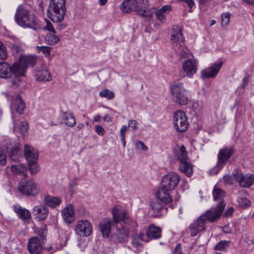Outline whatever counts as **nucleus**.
Returning a JSON list of instances; mask_svg holds the SVG:
<instances>
[{
	"mask_svg": "<svg viewBox=\"0 0 254 254\" xmlns=\"http://www.w3.org/2000/svg\"><path fill=\"white\" fill-rule=\"evenodd\" d=\"M208 0H198V2L199 4L204 5Z\"/></svg>",
	"mask_w": 254,
	"mask_h": 254,
	"instance_id": "nucleus-64",
	"label": "nucleus"
},
{
	"mask_svg": "<svg viewBox=\"0 0 254 254\" xmlns=\"http://www.w3.org/2000/svg\"><path fill=\"white\" fill-rule=\"evenodd\" d=\"M27 248L30 254H39L42 250V246L37 237L29 239Z\"/></svg>",
	"mask_w": 254,
	"mask_h": 254,
	"instance_id": "nucleus-22",
	"label": "nucleus"
},
{
	"mask_svg": "<svg viewBox=\"0 0 254 254\" xmlns=\"http://www.w3.org/2000/svg\"><path fill=\"white\" fill-rule=\"evenodd\" d=\"M28 129V124L27 122L24 121L20 123L19 129L21 134H24Z\"/></svg>",
	"mask_w": 254,
	"mask_h": 254,
	"instance_id": "nucleus-47",
	"label": "nucleus"
},
{
	"mask_svg": "<svg viewBox=\"0 0 254 254\" xmlns=\"http://www.w3.org/2000/svg\"><path fill=\"white\" fill-rule=\"evenodd\" d=\"M47 25L44 27L45 30H47L49 31L52 32L54 34L56 33V31L54 29L52 24L49 20H47Z\"/></svg>",
	"mask_w": 254,
	"mask_h": 254,
	"instance_id": "nucleus-50",
	"label": "nucleus"
},
{
	"mask_svg": "<svg viewBox=\"0 0 254 254\" xmlns=\"http://www.w3.org/2000/svg\"><path fill=\"white\" fill-rule=\"evenodd\" d=\"M238 206L242 208L246 209L251 206V201L245 197H239L237 198Z\"/></svg>",
	"mask_w": 254,
	"mask_h": 254,
	"instance_id": "nucleus-37",
	"label": "nucleus"
},
{
	"mask_svg": "<svg viewBox=\"0 0 254 254\" xmlns=\"http://www.w3.org/2000/svg\"><path fill=\"white\" fill-rule=\"evenodd\" d=\"M230 13L226 12L221 15V23L223 26H226L229 24L230 17Z\"/></svg>",
	"mask_w": 254,
	"mask_h": 254,
	"instance_id": "nucleus-46",
	"label": "nucleus"
},
{
	"mask_svg": "<svg viewBox=\"0 0 254 254\" xmlns=\"http://www.w3.org/2000/svg\"><path fill=\"white\" fill-rule=\"evenodd\" d=\"M234 152L235 149L233 147H224L220 149L217 159H229Z\"/></svg>",
	"mask_w": 254,
	"mask_h": 254,
	"instance_id": "nucleus-31",
	"label": "nucleus"
},
{
	"mask_svg": "<svg viewBox=\"0 0 254 254\" xmlns=\"http://www.w3.org/2000/svg\"><path fill=\"white\" fill-rule=\"evenodd\" d=\"M127 130V127L123 126L120 130V137L125 136L126 132Z\"/></svg>",
	"mask_w": 254,
	"mask_h": 254,
	"instance_id": "nucleus-58",
	"label": "nucleus"
},
{
	"mask_svg": "<svg viewBox=\"0 0 254 254\" xmlns=\"http://www.w3.org/2000/svg\"><path fill=\"white\" fill-rule=\"evenodd\" d=\"M39 152L33 146L25 144L24 145V156L25 159H38Z\"/></svg>",
	"mask_w": 254,
	"mask_h": 254,
	"instance_id": "nucleus-28",
	"label": "nucleus"
},
{
	"mask_svg": "<svg viewBox=\"0 0 254 254\" xmlns=\"http://www.w3.org/2000/svg\"><path fill=\"white\" fill-rule=\"evenodd\" d=\"M44 202L46 205L54 208L61 204V199L57 197L47 195L44 196Z\"/></svg>",
	"mask_w": 254,
	"mask_h": 254,
	"instance_id": "nucleus-32",
	"label": "nucleus"
},
{
	"mask_svg": "<svg viewBox=\"0 0 254 254\" xmlns=\"http://www.w3.org/2000/svg\"><path fill=\"white\" fill-rule=\"evenodd\" d=\"M173 254H182L180 244H178L173 251Z\"/></svg>",
	"mask_w": 254,
	"mask_h": 254,
	"instance_id": "nucleus-57",
	"label": "nucleus"
},
{
	"mask_svg": "<svg viewBox=\"0 0 254 254\" xmlns=\"http://www.w3.org/2000/svg\"><path fill=\"white\" fill-rule=\"evenodd\" d=\"M14 19L16 23L21 26L29 27L35 31L40 28L37 17L22 5L17 8Z\"/></svg>",
	"mask_w": 254,
	"mask_h": 254,
	"instance_id": "nucleus-3",
	"label": "nucleus"
},
{
	"mask_svg": "<svg viewBox=\"0 0 254 254\" xmlns=\"http://www.w3.org/2000/svg\"><path fill=\"white\" fill-rule=\"evenodd\" d=\"M135 238H137L138 240H140L141 242L143 241L144 237V234L142 233H139V234L134 236Z\"/></svg>",
	"mask_w": 254,
	"mask_h": 254,
	"instance_id": "nucleus-62",
	"label": "nucleus"
},
{
	"mask_svg": "<svg viewBox=\"0 0 254 254\" xmlns=\"http://www.w3.org/2000/svg\"><path fill=\"white\" fill-rule=\"evenodd\" d=\"M235 174V171L232 173V175H226L223 177V181L226 185H232L233 182H235L234 175Z\"/></svg>",
	"mask_w": 254,
	"mask_h": 254,
	"instance_id": "nucleus-45",
	"label": "nucleus"
},
{
	"mask_svg": "<svg viewBox=\"0 0 254 254\" xmlns=\"http://www.w3.org/2000/svg\"><path fill=\"white\" fill-rule=\"evenodd\" d=\"M213 196L214 200H220V202L222 201L225 203L222 200L225 196V192L222 189L215 187L213 190Z\"/></svg>",
	"mask_w": 254,
	"mask_h": 254,
	"instance_id": "nucleus-35",
	"label": "nucleus"
},
{
	"mask_svg": "<svg viewBox=\"0 0 254 254\" xmlns=\"http://www.w3.org/2000/svg\"><path fill=\"white\" fill-rule=\"evenodd\" d=\"M135 147L137 149L140 151H146L148 149L147 146L140 140H139L135 143Z\"/></svg>",
	"mask_w": 254,
	"mask_h": 254,
	"instance_id": "nucleus-48",
	"label": "nucleus"
},
{
	"mask_svg": "<svg viewBox=\"0 0 254 254\" xmlns=\"http://www.w3.org/2000/svg\"><path fill=\"white\" fill-rule=\"evenodd\" d=\"M171 91L172 100L174 102L180 105H186L188 104V91L184 88L182 83H174L171 86Z\"/></svg>",
	"mask_w": 254,
	"mask_h": 254,
	"instance_id": "nucleus-7",
	"label": "nucleus"
},
{
	"mask_svg": "<svg viewBox=\"0 0 254 254\" xmlns=\"http://www.w3.org/2000/svg\"><path fill=\"white\" fill-rule=\"evenodd\" d=\"M141 242L140 240L137 239V238L133 236L131 243L132 247L137 248L140 246Z\"/></svg>",
	"mask_w": 254,
	"mask_h": 254,
	"instance_id": "nucleus-52",
	"label": "nucleus"
},
{
	"mask_svg": "<svg viewBox=\"0 0 254 254\" xmlns=\"http://www.w3.org/2000/svg\"><path fill=\"white\" fill-rule=\"evenodd\" d=\"M171 40L173 42L175 50L178 52L180 51V58H184L188 54V50L184 46V39L182 33V28L178 26H174L171 35Z\"/></svg>",
	"mask_w": 254,
	"mask_h": 254,
	"instance_id": "nucleus-6",
	"label": "nucleus"
},
{
	"mask_svg": "<svg viewBox=\"0 0 254 254\" xmlns=\"http://www.w3.org/2000/svg\"><path fill=\"white\" fill-rule=\"evenodd\" d=\"M46 41L48 44L53 45L58 43L60 41V38L58 36L53 34H49L46 35Z\"/></svg>",
	"mask_w": 254,
	"mask_h": 254,
	"instance_id": "nucleus-41",
	"label": "nucleus"
},
{
	"mask_svg": "<svg viewBox=\"0 0 254 254\" xmlns=\"http://www.w3.org/2000/svg\"><path fill=\"white\" fill-rule=\"evenodd\" d=\"M137 122L134 120H131L128 122V127L132 128L133 130H135L136 127Z\"/></svg>",
	"mask_w": 254,
	"mask_h": 254,
	"instance_id": "nucleus-56",
	"label": "nucleus"
},
{
	"mask_svg": "<svg viewBox=\"0 0 254 254\" xmlns=\"http://www.w3.org/2000/svg\"><path fill=\"white\" fill-rule=\"evenodd\" d=\"M234 177L235 182L243 188H249L254 183V177L253 175L250 174L244 175L239 169L235 170Z\"/></svg>",
	"mask_w": 254,
	"mask_h": 254,
	"instance_id": "nucleus-12",
	"label": "nucleus"
},
{
	"mask_svg": "<svg viewBox=\"0 0 254 254\" xmlns=\"http://www.w3.org/2000/svg\"><path fill=\"white\" fill-rule=\"evenodd\" d=\"M8 47L10 49L13 56L16 59H20L24 55V50L20 45L9 43Z\"/></svg>",
	"mask_w": 254,
	"mask_h": 254,
	"instance_id": "nucleus-27",
	"label": "nucleus"
},
{
	"mask_svg": "<svg viewBox=\"0 0 254 254\" xmlns=\"http://www.w3.org/2000/svg\"><path fill=\"white\" fill-rule=\"evenodd\" d=\"M156 198L152 200L150 203L151 210L153 212L152 216L157 217L161 216L167 211L165 205L169 204L172 201L171 197L166 196L160 198L156 194Z\"/></svg>",
	"mask_w": 254,
	"mask_h": 254,
	"instance_id": "nucleus-8",
	"label": "nucleus"
},
{
	"mask_svg": "<svg viewBox=\"0 0 254 254\" xmlns=\"http://www.w3.org/2000/svg\"><path fill=\"white\" fill-rule=\"evenodd\" d=\"M7 57V52L5 46L0 41V60H4Z\"/></svg>",
	"mask_w": 254,
	"mask_h": 254,
	"instance_id": "nucleus-44",
	"label": "nucleus"
},
{
	"mask_svg": "<svg viewBox=\"0 0 254 254\" xmlns=\"http://www.w3.org/2000/svg\"><path fill=\"white\" fill-rule=\"evenodd\" d=\"M146 235L150 239H158L161 235V229L154 225H151L147 229Z\"/></svg>",
	"mask_w": 254,
	"mask_h": 254,
	"instance_id": "nucleus-26",
	"label": "nucleus"
},
{
	"mask_svg": "<svg viewBox=\"0 0 254 254\" xmlns=\"http://www.w3.org/2000/svg\"><path fill=\"white\" fill-rule=\"evenodd\" d=\"M227 160H218L216 166L210 171V174L215 175L223 168Z\"/></svg>",
	"mask_w": 254,
	"mask_h": 254,
	"instance_id": "nucleus-40",
	"label": "nucleus"
},
{
	"mask_svg": "<svg viewBox=\"0 0 254 254\" xmlns=\"http://www.w3.org/2000/svg\"><path fill=\"white\" fill-rule=\"evenodd\" d=\"M179 169L183 172L187 177H190L192 174V164L186 160H180Z\"/></svg>",
	"mask_w": 254,
	"mask_h": 254,
	"instance_id": "nucleus-25",
	"label": "nucleus"
},
{
	"mask_svg": "<svg viewBox=\"0 0 254 254\" xmlns=\"http://www.w3.org/2000/svg\"><path fill=\"white\" fill-rule=\"evenodd\" d=\"M225 203L223 202H220L216 207H212L211 209L207 210L205 213L201 215H204V219L207 221L213 222L217 219L219 218L222 215L224 208Z\"/></svg>",
	"mask_w": 254,
	"mask_h": 254,
	"instance_id": "nucleus-11",
	"label": "nucleus"
},
{
	"mask_svg": "<svg viewBox=\"0 0 254 254\" xmlns=\"http://www.w3.org/2000/svg\"><path fill=\"white\" fill-rule=\"evenodd\" d=\"M180 154L181 157H178V159H187V152L186 151V147L184 145H182L180 148Z\"/></svg>",
	"mask_w": 254,
	"mask_h": 254,
	"instance_id": "nucleus-49",
	"label": "nucleus"
},
{
	"mask_svg": "<svg viewBox=\"0 0 254 254\" xmlns=\"http://www.w3.org/2000/svg\"><path fill=\"white\" fill-rule=\"evenodd\" d=\"M222 65L223 62L220 61L218 63H215L204 68L201 71V77L203 79L215 77L218 73Z\"/></svg>",
	"mask_w": 254,
	"mask_h": 254,
	"instance_id": "nucleus-17",
	"label": "nucleus"
},
{
	"mask_svg": "<svg viewBox=\"0 0 254 254\" xmlns=\"http://www.w3.org/2000/svg\"><path fill=\"white\" fill-rule=\"evenodd\" d=\"M62 118L65 121V124L69 127H73L76 124L75 117L71 113L64 112L63 113Z\"/></svg>",
	"mask_w": 254,
	"mask_h": 254,
	"instance_id": "nucleus-34",
	"label": "nucleus"
},
{
	"mask_svg": "<svg viewBox=\"0 0 254 254\" xmlns=\"http://www.w3.org/2000/svg\"><path fill=\"white\" fill-rule=\"evenodd\" d=\"M13 210L22 220H28L31 218L30 212L27 209L22 207L20 205L14 206Z\"/></svg>",
	"mask_w": 254,
	"mask_h": 254,
	"instance_id": "nucleus-29",
	"label": "nucleus"
},
{
	"mask_svg": "<svg viewBox=\"0 0 254 254\" xmlns=\"http://www.w3.org/2000/svg\"><path fill=\"white\" fill-rule=\"evenodd\" d=\"M182 69L187 77H191L197 71V64L195 61L188 59L183 64Z\"/></svg>",
	"mask_w": 254,
	"mask_h": 254,
	"instance_id": "nucleus-20",
	"label": "nucleus"
},
{
	"mask_svg": "<svg viewBox=\"0 0 254 254\" xmlns=\"http://www.w3.org/2000/svg\"><path fill=\"white\" fill-rule=\"evenodd\" d=\"M203 217L204 215H200L189 226L188 231L191 237L195 236L199 232L205 230L206 221Z\"/></svg>",
	"mask_w": 254,
	"mask_h": 254,
	"instance_id": "nucleus-15",
	"label": "nucleus"
},
{
	"mask_svg": "<svg viewBox=\"0 0 254 254\" xmlns=\"http://www.w3.org/2000/svg\"><path fill=\"white\" fill-rule=\"evenodd\" d=\"M18 189L21 193L29 196H34L39 192L36 184L31 180L20 183Z\"/></svg>",
	"mask_w": 254,
	"mask_h": 254,
	"instance_id": "nucleus-13",
	"label": "nucleus"
},
{
	"mask_svg": "<svg viewBox=\"0 0 254 254\" xmlns=\"http://www.w3.org/2000/svg\"><path fill=\"white\" fill-rule=\"evenodd\" d=\"M77 181L78 179L76 178H73L69 183L70 187L71 188H73L74 187H75L77 185Z\"/></svg>",
	"mask_w": 254,
	"mask_h": 254,
	"instance_id": "nucleus-59",
	"label": "nucleus"
},
{
	"mask_svg": "<svg viewBox=\"0 0 254 254\" xmlns=\"http://www.w3.org/2000/svg\"><path fill=\"white\" fill-rule=\"evenodd\" d=\"M36 50L37 53L43 54L45 57H48L51 54V51L52 48L48 46H37Z\"/></svg>",
	"mask_w": 254,
	"mask_h": 254,
	"instance_id": "nucleus-39",
	"label": "nucleus"
},
{
	"mask_svg": "<svg viewBox=\"0 0 254 254\" xmlns=\"http://www.w3.org/2000/svg\"><path fill=\"white\" fill-rule=\"evenodd\" d=\"M6 152L9 157L11 159L14 157H19L22 153L21 151L19 149V143L15 144L14 146L7 147Z\"/></svg>",
	"mask_w": 254,
	"mask_h": 254,
	"instance_id": "nucleus-33",
	"label": "nucleus"
},
{
	"mask_svg": "<svg viewBox=\"0 0 254 254\" xmlns=\"http://www.w3.org/2000/svg\"><path fill=\"white\" fill-rule=\"evenodd\" d=\"M230 241H221L215 247V249L218 251H225L229 247Z\"/></svg>",
	"mask_w": 254,
	"mask_h": 254,
	"instance_id": "nucleus-43",
	"label": "nucleus"
},
{
	"mask_svg": "<svg viewBox=\"0 0 254 254\" xmlns=\"http://www.w3.org/2000/svg\"><path fill=\"white\" fill-rule=\"evenodd\" d=\"M17 63L15 62L10 65L6 62L0 63V77L2 78H8L12 75L13 73L19 74L16 66Z\"/></svg>",
	"mask_w": 254,
	"mask_h": 254,
	"instance_id": "nucleus-14",
	"label": "nucleus"
},
{
	"mask_svg": "<svg viewBox=\"0 0 254 254\" xmlns=\"http://www.w3.org/2000/svg\"><path fill=\"white\" fill-rule=\"evenodd\" d=\"M121 9L124 12L134 10L143 17H150L151 13L148 11V0H125L121 4Z\"/></svg>",
	"mask_w": 254,
	"mask_h": 254,
	"instance_id": "nucleus-4",
	"label": "nucleus"
},
{
	"mask_svg": "<svg viewBox=\"0 0 254 254\" xmlns=\"http://www.w3.org/2000/svg\"><path fill=\"white\" fill-rule=\"evenodd\" d=\"M100 97L105 98L108 100H112L115 98V93L108 89H104L99 93Z\"/></svg>",
	"mask_w": 254,
	"mask_h": 254,
	"instance_id": "nucleus-38",
	"label": "nucleus"
},
{
	"mask_svg": "<svg viewBox=\"0 0 254 254\" xmlns=\"http://www.w3.org/2000/svg\"><path fill=\"white\" fill-rule=\"evenodd\" d=\"M33 213L40 220L45 219L48 215L49 211L45 205H41L33 208Z\"/></svg>",
	"mask_w": 254,
	"mask_h": 254,
	"instance_id": "nucleus-23",
	"label": "nucleus"
},
{
	"mask_svg": "<svg viewBox=\"0 0 254 254\" xmlns=\"http://www.w3.org/2000/svg\"><path fill=\"white\" fill-rule=\"evenodd\" d=\"M173 124L175 129L178 132H184L188 129L189 123L184 111L179 110L174 113Z\"/></svg>",
	"mask_w": 254,
	"mask_h": 254,
	"instance_id": "nucleus-9",
	"label": "nucleus"
},
{
	"mask_svg": "<svg viewBox=\"0 0 254 254\" xmlns=\"http://www.w3.org/2000/svg\"><path fill=\"white\" fill-rule=\"evenodd\" d=\"M65 0H50L47 10L48 17L54 22L57 23L59 30L64 29L66 25L62 22L66 12Z\"/></svg>",
	"mask_w": 254,
	"mask_h": 254,
	"instance_id": "nucleus-2",
	"label": "nucleus"
},
{
	"mask_svg": "<svg viewBox=\"0 0 254 254\" xmlns=\"http://www.w3.org/2000/svg\"><path fill=\"white\" fill-rule=\"evenodd\" d=\"M8 100H10L9 96L8 93L6 94ZM10 100H13L11 104V108L19 114L23 113L25 108V104L19 95H16L10 97Z\"/></svg>",
	"mask_w": 254,
	"mask_h": 254,
	"instance_id": "nucleus-19",
	"label": "nucleus"
},
{
	"mask_svg": "<svg viewBox=\"0 0 254 254\" xmlns=\"http://www.w3.org/2000/svg\"><path fill=\"white\" fill-rule=\"evenodd\" d=\"M180 181V177L171 172L164 176L162 179L161 188L156 191V194L160 198L170 196L169 191L174 190Z\"/></svg>",
	"mask_w": 254,
	"mask_h": 254,
	"instance_id": "nucleus-5",
	"label": "nucleus"
},
{
	"mask_svg": "<svg viewBox=\"0 0 254 254\" xmlns=\"http://www.w3.org/2000/svg\"><path fill=\"white\" fill-rule=\"evenodd\" d=\"M9 168V167H7ZM10 169L13 174L15 175H23L24 178L27 176V167L23 164L12 165Z\"/></svg>",
	"mask_w": 254,
	"mask_h": 254,
	"instance_id": "nucleus-30",
	"label": "nucleus"
},
{
	"mask_svg": "<svg viewBox=\"0 0 254 254\" xmlns=\"http://www.w3.org/2000/svg\"><path fill=\"white\" fill-rule=\"evenodd\" d=\"M248 84V78L245 77L243 80V83L242 84V87L244 88L246 85Z\"/></svg>",
	"mask_w": 254,
	"mask_h": 254,
	"instance_id": "nucleus-61",
	"label": "nucleus"
},
{
	"mask_svg": "<svg viewBox=\"0 0 254 254\" xmlns=\"http://www.w3.org/2000/svg\"><path fill=\"white\" fill-rule=\"evenodd\" d=\"M171 10V7L170 5H166L162 7L160 9L158 10V11L167 14L168 11H170Z\"/></svg>",
	"mask_w": 254,
	"mask_h": 254,
	"instance_id": "nucleus-54",
	"label": "nucleus"
},
{
	"mask_svg": "<svg viewBox=\"0 0 254 254\" xmlns=\"http://www.w3.org/2000/svg\"><path fill=\"white\" fill-rule=\"evenodd\" d=\"M35 77L36 81H50L52 77L48 70L44 66L37 68L35 72Z\"/></svg>",
	"mask_w": 254,
	"mask_h": 254,
	"instance_id": "nucleus-21",
	"label": "nucleus"
},
{
	"mask_svg": "<svg viewBox=\"0 0 254 254\" xmlns=\"http://www.w3.org/2000/svg\"><path fill=\"white\" fill-rule=\"evenodd\" d=\"M0 158L1 159H6L5 151L4 149L1 148L0 149Z\"/></svg>",
	"mask_w": 254,
	"mask_h": 254,
	"instance_id": "nucleus-60",
	"label": "nucleus"
},
{
	"mask_svg": "<svg viewBox=\"0 0 254 254\" xmlns=\"http://www.w3.org/2000/svg\"><path fill=\"white\" fill-rule=\"evenodd\" d=\"M75 233L81 237H87L92 232V226L89 221L82 219L79 221L75 227Z\"/></svg>",
	"mask_w": 254,
	"mask_h": 254,
	"instance_id": "nucleus-16",
	"label": "nucleus"
},
{
	"mask_svg": "<svg viewBox=\"0 0 254 254\" xmlns=\"http://www.w3.org/2000/svg\"><path fill=\"white\" fill-rule=\"evenodd\" d=\"M62 213L63 219L66 223L70 224L74 220V213L71 206L64 208Z\"/></svg>",
	"mask_w": 254,
	"mask_h": 254,
	"instance_id": "nucleus-24",
	"label": "nucleus"
},
{
	"mask_svg": "<svg viewBox=\"0 0 254 254\" xmlns=\"http://www.w3.org/2000/svg\"><path fill=\"white\" fill-rule=\"evenodd\" d=\"M116 224L115 220H112L109 218L103 219L99 223V229L104 237L108 238L112 232L113 228Z\"/></svg>",
	"mask_w": 254,
	"mask_h": 254,
	"instance_id": "nucleus-18",
	"label": "nucleus"
},
{
	"mask_svg": "<svg viewBox=\"0 0 254 254\" xmlns=\"http://www.w3.org/2000/svg\"><path fill=\"white\" fill-rule=\"evenodd\" d=\"M234 211V209L233 207H229V208L227 209L226 210V211H225V212L223 214V217H228L231 216L232 215Z\"/></svg>",
	"mask_w": 254,
	"mask_h": 254,
	"instance_id": "nucleus-53",
	"label": "nucleus"
},
{
	"mask_svg": "<svg viewBox=\"0 0 254 254\" xmlns=\"http://www.w3.org/2000/svg\"><path fill=\"white\" fill-rule=\"evenodd\" d=\"M223 232L226 233H231V231L229 229L228 227L227 226L224 227Z\"/></svg>",
	"mask_w": 254,
	"mask_h": 254,
	"instance_id": "nucleus-63",
	"label": "nucleus"
},
{
	"mask_svg": "<svg viewBox=\"0 0 254 254\" xmlns=\"http://www.w3.org/2000/svg\"><path fill=\"white\" fill-rule=\"evenodd\" d=\"M166 14L157 10L156 12L157 18L161 22H163L166 18Z\"/></svg>",
	"mask_w": 254,
	"mask_h": 254,
	"instance_id": "nucleus-51",
	"label": "nucleus"
},
{
	"mask_svg": "<svg viewBox=\"0 0 254 254\" xmlns=\"http://www.w3.org/2000/svg\"><path fill=\"white\" fill-rule=\"evenodd\" d=\"M96 131L99 135H102L105 132V129L102 127L98 125L96 126Z\"/></svg>",
	"mask_w": 254,
	"mask_h": 254,
	"instance_id": "nucleus-55",
	"label": "nucleus"
},
{
	"mask_svg": "<svg viewBox=\"0 0 254 254\" xmlns=\"http://www.w3.org/2000/svg\"><path fill=\"white\" fill-rule=\"evenodd\" d=\"M112 214L116 227L113 228L110 240L115 243H125L127 239L131 220L123 209L114 208Z\"/></svg>",
	"mask_w": 254,
	"mask_h": 254,
	"instance_id": "nucleus-1",
	"label": "nucleus"
},
{
	"mask_svg": "<svg viewBox=\"0 0 254 254\" xmlns=\"http://www.w3.org/2000/svg\"><path fill=\"white\" fill-rule=\"evenodd\" d=\"M12 75L14 77L12 78L11 83L13 87L16 88L20 85L21 82V76H24V75H17L16 73H13Z\"/></svg>",
	"mask_w": 254,
	"mask_h": 254,
	"instance_id": "nucleus-42",
	"label": "nucleus"
},
{
	"mask_svg": "<svg viewBox=\"0 0 254 254\" xmlns=\"http://www.w3.org/2000/svg\"><path fill=\"white\" fill-rule=\"evenodd\" d=\"M28 169L32 175L35 174L39 171V166L36 160H27Z\"/></svg>",
	"mask_w": 254,
	"mask_h": 254,
	"instance_id": "nucleus-36",
	"label": "nucleus"
},
{
	"mask_svg": "<svg viewBox=\"0 0 254 254\" xmlns=\"http://www.w3.org/2000/svg\"><path fill=\"white\" fill-rule=\"evenodd\" d=\"M36 62V57L31 55H24L20 59H19L17 61L15 62V63H17V64L16 67L18 73L20 75H25L28 67L34 66Z\"/></svg>",
	"mask_w": 254,
	"mask_h": 254,
	"instance_id": "nucleus-10",
	"label": "nucleus"
}]
</instances>
